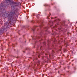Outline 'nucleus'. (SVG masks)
I'll return each instance as SVG.
<instances>
[{"label": "nucleus", "instance_id": "20e7f679", "mask_svg": "<svg viewBox=\"0 0 77 77\" xmlns=\"http://www.w3.org/2000/svg\"><path fill=\"white\" fill-rule=\"evenodd\" d=\"M46 29H47V28H45Z\"/></svg>", "mask_w": 77, "mask_h": 77}, {"label": "nucleus", "instance_id": "f03ea898", "mask_svg": "<svg viewBox=\"0 0 77 77\" xmlns=\"http://www.w3.org/2000/svg\"><path fill=\"white\" fill-rule=\"evenodd\" d=\"M5 15H6V17H7L9 18V17H8V16L9 15V14H8V13H7L5 14Z\"/></svg>", "mask_w": 77, "mask_h": 77}, {"label": "nucleus", "instance_id": "7ed1b4c3", "mask_svg": "<svg viewBox=\"0 0 77 77\" xmlns=\"http://www.w3.org/2000/svg\"><path fill=\"white\" fill-rule=\"evenodd\" d=\"M40 27H42V25H40Z\"/></svg>", "mask_w": 77, "mask_h": 77}, {"label": "nucleus", "instance_id": "f257e3e1", "mask_svg": "<svg viewBox=\"0 0 77 77\" xmlns=\"http://www.w3.org/2000/svg\"><path fill=\"white\" fill-rule=\"evenodd\" d=\"M8 4V5H11V4L14 3L13 2H12L11 0H7L5 1Z\"/></svg>", "mask_w": 77, "mask_h": 77}]
</instances>
